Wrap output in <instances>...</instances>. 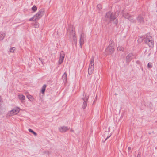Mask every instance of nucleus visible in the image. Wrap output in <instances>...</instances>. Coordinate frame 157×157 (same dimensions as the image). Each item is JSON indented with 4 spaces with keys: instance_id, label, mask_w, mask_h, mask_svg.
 Returning <instances> with one entry per match:
<instances>
[{
    "instance_id": "nucleus-8",
    "label": "nucleus",
    "mask_w": 157,
    "mask_h": 157,
    "mask_svg": "<svg viewBox=\"0 0 157 157\" xmlns=\"http://www.w3.org/2000/svg\"><path fill=\"white\" fill-rule=\"evenodd\" d=\"M70 36L71 37H73V42L76 45L77 42L76 36L75 32L73 29L72 30L71 32L70 33Z\"/></svg>"
},
{
    "instance_id": "nucleus-30",
    "label": "nucleus",
    "mask_w": 157,
    "mask_h": 157,
    "mask_svg": "<svg viewBox=\"0 0 157 157\" xmlns=\"http://www.w3.org/2000/svg\"><path fill=\"white\" fill-rule=\"evenodd\" d=\"M140 155H141V153L140 152H139L138 154L137 157H140Z\"/></svg>"
},
{
    "instance_id": "nucleus-12",
    "label": "nucleus",
    "mask_w": 157,
    "mask_h": 157,
    "mask_svg": "<svg viewBox=\"0 0 157 157\" xmlns=\"http://www.w3.org/2000/svg\"><path fill=\"white\" fill-rule=\"evenodd\" d=\"M134 57V55L132 53L129 54L126 57L127 62H130Z\"/></svg>"
},
{
    "instance_id": "nucleus-4",
    "label": "nucleus",
    "mask_w": 157,
    "mask_h": 157,
    "mask_svg": "<svg viewBox=\"0 0 157 157\" xmlns=\"http://www.w3.org/2000/svg\"><path fill=\"white\" fill-rule=\"evenodd\" d=\"M109 18L110 21H113L116 18V17L113 15L111 12H109L106 13L105 16V19L106 21L108 20Z\"/></svg>"
},
{
    "instance_id": "nucleus-29",
    "label": "nucleus",
    "mask_w": 157,
    "mask_h": 157,
    "mask_svg": "<svg viewBox=\"0 0 157 157\" xmlns=\"http://www.w3.org/2000/svg\"><path fill=\"white\" fill-rule=\"evenodd\" d=\"M35 17H34V16L32 17V18H30V19H29V20L30 21H34V20L35 19Z\"/></svg>"
},
{
    "instance_id": "nucleus-9",
    "label": "nucleus",
    "mask_w": 157,
    "mask_h": 157,
    "mask_svg": "<svg viewBox=\"0 0 157 157\" xmlns=\"http://www.w3.org/2000/svg\"><path fill=\"white\" fill-rule=\"evenodd\" d=\"M65 57V54L63 51H61L60 54V57L59 60V63L61 64L63 62Z\"/></svg>"
},
{
    "instance_id": "nucleus-20",
    "label": "nucleus",
    "mask_w": 157,
    "mask_h": 157,
    "mask_svg": "<svg viewBox=\"0 0 157 157\" xmlns=\"http://www.w3.org/2000/svg\"><path fill=\"white\" fill-rule=\"evenodd\" d=\"M18 96L19 99L23 101L25 99V96L23 95H19Z\"/></svg>"
},
{
    "instance_id": "nucleus-17",
    "label": "nucleus",
    "mask_w": 157,
    "mask_h": 157,
    "mask_svg": "<svg viewBox=\"0 0 157 157\" xmlns=\"http://www.w3.org/2000/svg\"><path fill=\"white\" fill-rule=\"evenodd\" d=\"M5 111V108L2 107L0 105V114H2Z\"/></svg>"
},
{
    "instance_id": "nucleus-33",
    "label": "nucleus",
    "mask_w": 157,
    "mask_h": 157,
    "mask_svg": "<svg viewBox=\"0 0 157 157\" xmlns=\"http://www.w3.org/2000/svg\"><path fill=\"white\" fill-rule=\"evenodd\" d=\"M110 136H108L107 138L105 139V140H106L108 138H109V137Z\"/></svg>"
},
{
    "instance_id": "nucleus-26",
    "label": "nucleus",
    "mask_w": 157,
    "mask_h": 157,
    "mask_svg": "<svg viewBox=\"0 0 157 157\" xmlns=\"http://www.w3.org/2000/svg\"><path fill=\"white\" fill-rule=\"evenodd\" d=\"M97 8L98 9L100 10L102 8V6L100 4H98L97 6Z\"/></svg>"
},
{
    "instance_id": "nucleus-35",
    "label": "nucleus",
    "mask_w": 157,
    "mask_h": 157,
    "mask_svg": "<svg viewBox=\"0 0 157 157\" xmlns=\"http://www.w3.org/2000/svg\"><path fill=\"white\" fill-rule=\"evenodd\" d=\"M71 132H74V131L73 130H72L71 129Z\"/></svg>"
},
{
    "instance_id": "nucleus-2",
    "label": "nucleus",
    "mask_w": 157,
    "mask_h": 157,
    "mask_svg": "<svg viewBox=\"0 0 157 157\" xmlns=\"http://www.w3.org/2000/svg\"><path fill=\"white\" fill-rule=\"evenodd\" d=\"M44 13V9H41L34 16L35 18L34 21L38 20L40 19Z\"/></svg>"
},
{
    "instance_id": "nucleus-15",
    "label": "nucleus",
    "mask_w": 157,
    "mask_h": 157,
    "mask_svg": "<svg viewBox=\"0 0 157 157\" xmlns=\"http://www.w3.org/2000/svg\"><path fill=\"white\" fill-rule=\"evenodd\" d=\"M94 70V67H89L88 69V73L89 75H91L92 74L93 70Z\"/></svg>"
},
{
    "instance_id": "nucleus-5",
    "label": "nucleus",
    "mask_w": 157,
    "mask_h": 157,
    "mask_svg": "<svg viewBox=\"0 0 157 157\" xmlns=\"http://www.w3.org/2000/svg\"><path fill=\"white\" fill-rule=\"evenodd\" d=\"M89 96L86 94H85L84 96L82 98L84 101L82 105V107L83 109H85L87 105V101L89 99Z\"/></svg>"
},
{
    "instance_id": "nucleus-7",
    "label": "nucleus",
    "mask_w": 157,
    "mask_h": 157,
    "mask_svg": "<svg viewBox=\"0 0 157 157\" xmlns=\"http://www.w3.org/2000/svg\"><path fill=\"white\" fill-rule=\"evenodd\" d=\"M123 16L125 18L129 19L131 22H136V21L133 19V17L129 15L128 13H125L123 14Z\"/></svg>"
},
{
    "instance_id": "nucleus-14",
    "label": "nucleus",
    "mask_w": 157,
    "mask_h": 157,
    "mask_svg": "<svg viewBox=\"0 0 157 157\" xmlns=\"http://www.w3.org/2000/svg\"><path fill=\"white\" fill-rule=\"evenodd\" d=\"M94 58L92 57L91 58L90 62L89 64V67H94Z\"/></svg>"
},
{
    "instance_id": "nucleus-10",
    "label": "nucleus",
    "mask_w": 157,
    "mask_h": 157,
    "mask_svg": "<svg viewBox=\"0 0 157 157\" xmlns=\"http://www.w3.org/2000/svg\"><path fill=\"white\" fill-rule=\"evenodd\" d=\"M85 37V35L84 33H82L80 36L79 43L80 47L81 48L82 44L84 42V38Z\"/></svg>"
},
{
    "instance_id": "nucleus-19",
    "label": "nucleus",
    "mask_w": 157,
    "mask_h": 157,
    "mask_svg": "<svg viewBox=\"0 0 157 157\" xmlns=\"http://www.w3.org/2000/svg\"><path fill=\"white\" fill-rule=\"evenodd\" d=\"M46 87V85L45 84L44 85L41 89V91L42 94H44V92Z\"/></svg>"
},
{
    "instance_id": "nucleus-13",
    "label": "nucleus",
    "mask_w": 157,
    "mask_h": 157,
    "mask_svg": "<svg viewBox=\"0 0 157 157\" xmlns=\"http://www.w3.org/2000/svg\"><path fill=\"white\" fill-rule=\"evenodd\" d=\"M59 131L61 132H65L68 129L67 127L66 126H62L60 127L59 128Z\"/></svg>"
},
{
    "instance_id": "nucleus-6",
    "label": "nucleus",
    "mask_w": 157,
    "mask_h": 157,
    "mask_svg": "<svg viewBox=\"0 0 157 157\" xmlns=\"http://www.w3.org/2000/svg\"><path fill=\"white\" fill-rule=\"evenodd\" d=\"M114 46L109 45L106 48L105 51L108 54H112L114 51Z\"/></svg>"
},
{
    "instance_id": "nucleus-21",
    "label": "nucleus",
    "mask_w": 157,
    "mask_h": 157,
    "mask_svg": "<svg viewBox=\"0 0 157 157\" xmlns=\"http://www.w3.org/2000/svg\"><path fill=\"white\" fill-rule=\"evenodd\" d=\"M28 98L30 101H34V98L33 97L30 95H29L27 96Z\"/></svg>"
},
{
    "instance_id": "nucleus-3",
    "label": "nucleus",
    "mask_w": 157,
    "mask_h": 157,
    "mask_svg": "<svg viewBox=\"0 0 157 157\" xmlns=\"http://www.w3.org/2000/svg\"><path fill=\"white\" fill-rule=\"evenodd\" d=\"M19 112V108L17 107H16L7 113V115L9 116H13L17 114Z\"/></svg>"
},
{
    "instance_id": "nucleus-11",
    "label": "nucleus",
    "mask_w": 157,
    "mask_h": 157,
    "mask_svg": "<svg viewBox=\"0 0 157 157\" xmlns=\"http://www.w3.org/2000/svg\"><path fill=\"white\" fill-rule=\"evenodd\" d=\"M137 20L140 24H143L144 22V19L143 16L141 15H139L137 18Z\"/></svg>"
},
{
    "instance_id": "nucleus-25",
    "label": "nucleus",
    "mask_w": 157,
    "mask_h": 157,
    "mask_svg": "<svg viewBox=\"0 0 157 157\" xmlns=\"http://www.w3.org/2000/svg\"><path fill=\"white\" fill-rule=\"evenodd\" d=\"M32 10L34 12H35L37 10V8L35 5H34L32 8Z\"/></svg>"
},
{
    "instance_id": "nucleus-32",
    "label": "nucleus",
    "mask_w": 157,
    "mask_h": 157,
    "mask_svg": "<svg viewBox=\"0 0 157 157\" xmlns=\"http://www.w3.org/2000/svg\"><path fill=\"white\" fill-rule=\"evenodd\" d=\"M1 100H2V99H1V96H0V105H1Z\"/></svg>"
},
{
    "instance_id": "nucleus-31",
    "label": "nucleus",
    "mask_w": 157,
    "mask_h": 157,
    "mask_svg": "<svg viewBox=\"0 0 157 157\" xmlns=\"http://www.w3.org/2000/svg\"><path fill=\"white\" fill-rule=\"evenodd\" d=\"M131 149V148L130 147H128V151L130 150Z\"/></svg>"
},
{
    "instance_id": "nucleus-18",
    "label": "nucleus",
    "mask_w": 157,
    "mask_h": 157,
    "mask_svg": "<svg viewBox=\"0 0 157 157\" xmlns=\"http://www.w3.org/2000/svg\"><path fill=\"white\" fill-rule=\"evenodd\" d=\"M67 74L66 72H65L62 76V78L63 79V81H66L67 80Z\"/></svg>"
},
{
    "instance_id": "nucleus-16",
    "label": "nucleus",
    "mask_w": 157,
    "mask_h": 157,
    "mask_svg": "<svg viewBox=\"0 0 157 157\" xmlns=\"http://www.w3.org/2000/svg\"><path fill=\"white\" fill-rule=\"evenodd\" d=\"M6 35V33L3 32L0 33V40H2L3 39Z\"/></svg>"
},
{
    "instance_id": "nucleus-23",
    "label": "nucleus",
    "mask_w": 157,
    "mask_h": 157,
    "mask_svg": "<svg viewBox=\"0 0 157 157\" xmlns=\"http://www.w3.org/2000/svg\"><path fill=\"white\" fill-rule=\"evenodd\" d=\"M16 49V48L15 47H13L10 49V51L11 52H14Z\"/></svg>"
},
{
    "instance_id": "nucleus-1",
    "label": "nucleus",
    "mask_w": 157,
    "mask_h": 157,
    "mask_svg": "<svg viewBox=\"0 0 157 157\" xmlns=\"http://www.w3.org/2000/svg\"><path fill=\"white\" fill-rule=\"evenodd\" d=\"M145 43L147 44L149 46L152 48L154 46V41L151 36L150 33H147L144 39Z\"/></svg>"
},
{
    "instance_id": "nucleus-22",
    "label": "nucleus",
    "mask_w": 157,
    "mask_h": 157,
    "mask_svg": "<svg viewBox=\"0 0 157 157\" xmlns=\"http://www.w3.org/2000/svg\"><path fill=\"white\" fill-rule=\"evenodd\" d=\"M117 50L118 51H124V49L123 47L121 46H119L117 48Z\"/></svg>"
},
{
    "instance_id": "nucleus-24",
    "label": "nucleus",
    "mask_w": 157,
    "mask_h": 157,
    "mask_svg": "<svg viewBox=\"0 0 157 157\" xmlns=\"http://www.w3.org/2000/svg\"><path fill=\"white\" fill-rule=\"evenodd\" d=\"M29 131L31 132L32 133H33L35 136H36L37 135V134L35 132H34L33 130L31 129H28Z\"/></svg>"
},
{
    "instance_id": "nucleus-34",
    "label": "nucleus",
    "mask_w": 157,
    "mask_h": 157,
    "mask_svg": "<svg viewBox=\"0 0 157 157\" xmlns=\"http://www.w3.org/2000/svg\"><path fill=\"white\" fill-rule=\"evenodd\" d=\"M39 59L41 61V60H42V59H41V58H39Z\"/></svg>"
},
{
    "instance_id": "nucleus-27",
    "label": "nucleus",
    "mask_w": 157,
    "mask_h": 157,
    "mask_svg": "<svg viewBox=\"0 0 157 157\" xmlns=\"http://www.w3.org/2000/svg\"><path fill=\"white\" fill-rule=\"evenodd\" d=\"M110 44L109 45H112V46H114V43L113 42V40H111L110 41Z\"/></svg>"
},
{
    "instance_id": "nucleus-28",
    "label": "nucleus",
    "mask_w": 157,
    "mask_h": 157,
    "mask_svg": "<svg viewBox=\"0 0 157 157\" xmlns=\"http://www.w3.org/2000/svg\"><path fill=\"white\" fill-rule=\"evenodd\" d=\"M152 65L151 63H149L148 64L147 67L148 68H151L152 67Z\"/></svg>"
}]
</instances>
